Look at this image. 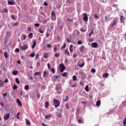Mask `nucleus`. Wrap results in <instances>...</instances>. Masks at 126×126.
<instances>
[{"mask_svg":"<svg viewBox=\"0 0 126 126\" xmlns=\"http://www.w3.org/2000/svg\"><path fill=\"white\" fill-rule=\"evenodd\" d=\"M59 69L61 72H63V71H64V69H65V66H64L63 63H61L59 65Z\"/></svg>","mask_w":126,"mask_h":126,"instance_id":"obj_1","label":"nucleus"},{"mask_svg":"<svg viewBox=\"0 0 126 126\" xmlns=\"http://www.w3.org/2000/svg\"><path fill=\"white\" fill-rule=\"evenodd\" d=\"M53 103L55 105V108H58V107L60 106V104H61L60 101L58 100L57 99H54Z\"/></svg>","mask_w":126,"mask_h":126,"instance_id":"obj_2","label":"nucleus"},{"mask_svg":"<svg viewBox=\"0 0 126 126\" xmlns=\"http://www.w3.org/2000/svg\"><path fill=\"white\" fill-rule=\"evenodd\" d=\"M20 49L23 51H26L28 49V45H24L23 46H20Z\"/></svg>","mask_w":126,"mask_h":126,"instance_id":"obj_3","label":"nucleus"},{"mask_svg":"<svg viewBox=\"0 0 126 126\" xmlns=\"http://www.w3.org/2000/svg\"><path fill=\"white\" fill-rule=\"evenodd\" d=\"M83 15L84 16L83 18L84 21L87 22L88 21V17L87 16V14L84 13L83 14Z\"/></svg>","mask_w":126,"mask_h":126,"instance_id":"obj_4","label":"nucleus"},{"mask_svg":"<svg viewBox=\"0 0 126 126\" xmlns=\"http://www.w3.org/2000/svg\"><path fill=\"white\" fill-rule=\"evenodd\" d=\"M117 25V21L116 20H113V22L111 23L110 26H112V27H114V26H116Z\"/></svg>","mask_w":126,"mask_h":126,"instance_id":"obj_5","label":"nucleus"},{"mask_svg":"<svg viewBox=\"0 0 126 126\" xmlns=\"http://www.w3.org/2000/svg\"><path fill=\"white\" fill-rule=\"evenodd\" d=\"M60 76H61V75H59L58 76L57 75H55L53 76L52 79H53V81H57V80L58 79V78H59V77H60Z\"/></svg>","mask_w":126,"mask_h":126,"instance_id":"obj_6","label":"nucleus"},{"mask_svg":"<svg viewBox=\"0 0 126 126\" xmlns=\"http://www.w3.org/2000/svg\"><path fill=\"white\" fill-rule=\"evenodd\" d=\"M9 117H10V114H9V113H7L5 116H4V120L5 121L8 120V119H9Z\"/></svg>","mask_w":126,"mask_h":126,"instance_id":"obj_7","label":"nucleus"},{"mask_svg":"<svg viewBox=\"0 0 126 126\" xmlns=\"http://www.w3.org/2000/svg\"><path fill=\"white\" fill-rule=\"evenodd\" d=\"M91 46L93 48H97L98 47V44L96 42L92 43Z\"/></svg>","mask_w":126,"mask_h":126,"instance_id":"obj_8","label":"nucleus"},{"mask_svg":"<svg viewBox=\"0 0 126 126\" xmlns=\"http://www.w3.org/2000/svg\"><path fill=\"white\" fill-rule=\"evenodd\" d=\"M85 49V48L84 47V46H81L80 48V52H81V53H83V52H84Z\"/></svg>","mask_w":126,"mask_h":126,"instance_id":"obj_9","label":"nucleus"},{"mask_svg":"<svg viewBox=\"0 0 126 126\" xmlns=\"http://www.w3.org/2000/svg\"><path fill=\"white\" fill-rule=\"evenodd\" d=\"M17 101V104L19 105V106H22V103H21V101H20V100H19V99L17 98L16 99Z\"/></svg>","mask_w":126,"mask_h":126,"instance_id":"obj_10","label":"nucleus"},{"mask_svg":"<svg viewBox=\"0 0 126 126\" xmlns=\"http://www.w3.org/2000/svg\"><path fill=\"white\" fill-rule=\"evenodd\" d=\"M62 76L63 77H67V72H63L61 74Z\"/></svg>","mask_w":126,"mask_h":126,"instance_id":"obj_11","label":"nucleus"},{"mask_svg":"<svg viewBox=\"0 0 126 126\" xmlns=\"http://www.w3.org/2000/svg\"><path fill=\"white\" fill-rule=\"evenodd\" d=\"M69 51L70 52H73V45H70L69 46Z\"/></svg>","mask_w":126,"mask_h":126,"instance_id":"obj_12","label":"nucleus"},{"mask_svg":"<svg viewBox=\"0 0 126 126\" xmlns=\"http://www.w3.org/2000/svg\"><path fill=\"white\" fill-rule=\"evenodd\" d=\"M100 105H101V101L97 100L96 103V107H99Z\"/></svg>","mask_w":126,"mask_h":126,"instance_id":"obj_13","label":"nucleus"},{"mask_svg":"<svg viewBox=\"0 0 126 126\" xmlns=\"http://www.w3.org/2000/svg\"><path fill=\"white\" fill-rule=\"evenodd\" d=\"M48 56V53H45L43 54V58H44V59H47Z\"/></svg>","mask_w":126,"mask_h":126,"instance_id":"obj_14","label":"nucleus"},{"mask_svg":"<svg viewBox=\"0 0 126 126\" xmlns=\"http://www.w3.org/2000/svg\"><path fill=\"white\" fill-rule=\"evenodd\" d=\"M36 45H37V43H36V40H34L33 43L32 45V49H34L35 47L36 46Z\"/></svg>","mask_w":126,"mask_h":126,"instance_id":"obj_15","label":"nucleus"},{"mask_svg":"<svg viewBox=\"0 0 126 126\" xmlns=\"http://www.w3.org/2000/svg\"><path fill=\"white\" fill-rule=\"evenodd\" d=\"M27 37V36H26V35L23 34V36H22V40L24 41V40H26Z\"/></svg>","mask_w":126,"mask_h":126,"instance_id":"obj_16","label":"nucleus"},{"mask_svg":"<svg viewBox=\"0 0 126 126\" xmlns=\"http://www.w3.org/2000/svg\"><path fill=\"white\" fill-rule=\"evenodd\" d=\"M125 20V17L124 16H121L120 17V21L122 23H124V21Z\"/></svg>","mask_w":126,"mask_h":126,"instance_id":"obj_17","label":"nucleus"},{"mask_svg":"<svg viewBox=\"0 0 126 126\" xmlns=\"http://www.w3.org/2000/svg\"><path fill=\"white\" fill-rule=\"evenodd\" d=\"M8 4L10 5H13V4H14V2H13V1H8Z\"/></svg>","mask_w":126,"mask_h":126,"instance_id":"obj_18","label":"nucleus"},{"mask_svg":"<svg viewBox=\"0 0 126 126\" xmlns=\"http://www.w3.org/2000/svg\"><path fill=\"white\" fill-rule=\"evenodd\" d=\"M26 125H27V126H30L31 125V123H30V121H29V120L26 119Z\"/></svg>","mask_w":126,"mask_h":126,"instance_id":"obj_19","label":"nucleus"},{"mask_svg":"<svg viewBox=\"0 0 126 126\" xmlns=\"http://www.w3.org/2000/svg\"><path fill=\"white\" fill-rule=\"evenodd\" d=\"M108 75H109V74L108 73H105L103 74L102 76L104 78H106L107 77Z\"/></svg>","mask_w":126,"mask_h":126,"instance_id":"obj_20","label":"nucleus"},{"mask_svg":"<svg viewBox=\"0 0 126 126\" xmlns=\"http://www.w3.org/2000/svg\"><path fill=\"white\" fill-rule=\"evenodd\" d=\"M65 54H66L67 56H69V51H68V49L65 50Z\"/></svg>","mask_w":126,"mask_h":126,"instance_id":"obj_21","label":"nucleus"},{"mask_svg":"<svg viewBox=\"0 0 126 126\" xmlns=\"http://www.w3.org/2000/svg\"><path fill=\"white\" fill-rule=\"evenodd\" d=\"M67 100H68V95H66V99H64V97L63 98V101L64 102H66L67 101Z\"/></svg>","mask_w":126,"mask_h":126,"instance_id":"obj_22","label":"nucleus"},{"mask_svg":"<svg viewBox=\"0 0 126 126\" xmlns=\"http://www.w3.org/2000/svg\"><path fill=\"white\" fill-rule=\"evenodd\" d=\"M89 88V87H88V85H86L85 88V90H86L87 92H89V90L88 89Z\"/></svg>","mask_w":126,"mask_h":126,"instance_id":"obj_23","label":"nucleus"},{"mask_svg":"<svg viewBox=\"0 0 126 126\" xmlns=\"http://www.w3.org/2000/svg\"><path fill=\"white\" fill-rule=\"evenodd\" d=\"M29 37L30 39H32V38H33V33L31 32L29 34Z\"/></svg>","mask_w":126,"mask_h":126,"instance_id":"obj_24","label":"nucleus"},{"mask_svg":"<svg viewBox=\"0 0 126 126\" xmlns=\"http://www.w3.org/2000/svg\"><path fill=\"white\" fill-rule=\"evenodd\" d=\"M78 123L79 124H84V121L81 120V119H79L78 121Z\"/></svg>","mask_w":126,"mask_h":126,"instance_id":"obj_25","label":"nucleus"},{"mask_svg":"<svg viewBox=\"0 0 126 126\" xmlns=\"http://www.w3.org/2000/svg\"><path fill=\"white\" fill-rule=\"evenodd\" d=\"M56 91L58 94H61V93H62V92H60V88L59 87L56 88Z\"/></svg>","mask_w":126,"mask_h":126,"instance_id":"obj_26","label":"nucleus"},{"mask_svg":"<svg viewBox=\"0 0 126 126\" xmlns=\"http://www.w3.org/2000/svg\"><path fill=\"white\" fill-rule=\"evenodd\" d=\"M4 57H5V58H6V59H7V58H8V55H7V52H4Z\"/></svg>","mask_w":126,"mask_h":126,"instance_id":"obj_27","label":"nucleus"},{"mask_svg":"<svg viewBox=\"0 0 126 126\" xmlns=\"http://www.w3.org/2000/svg\"><path fill=\"white\" fill-rule=\"evenodd\" d=\"M15 81L16 83H17V84H19V83H20V82L19 81V79H18V78H16L15 79Z\"/></svg>","mask_w":126,"mask_h":126,"instance_id":"obj_28","label":"nucleus"},{"mask_svg":"<svg viewBox=\"0 0 126 126\" xmlns=\"http://www.w3.org/2000/svg\"><path fill=\"white\" fill-rule=\"evenodd\" d=\"M18 73V72L17 71L14 70L12 72V74H13V75H16Z\"/></svg>","mask_w":126,"mask_h":126,"instance_id":"obj_29","label":"nucleus"},{"mask_svg":"<svg viewBox=\"0 0 126 126\" xmlns=\"http://www.w3.org/2000/svg\"><path fill=\"white\" fill-rule=\"evenodd\" d=\"M72 78L73 80H74V81H76V80H77V78H76V76L75 75H73Z\"/></svg>","mask_w":126,"mask_h":126,"instance_id":"obj_30","label":"nucleus"},{"mask_svg":"<svg viewBox=\"0 0 126 126\" xmlns=\"http://www.w3.org/2000/svg\"><path fill=\"white\" fill-rule=\"evenodd\" d=\"M73 20L72 19H70L69 18L67 19V22H73Z\"/></svg>","mask_w":126,"mask_h":126,"instance_id":"obj_31","label":"nucleus"},{"mask_svg":"<svg viewBox=\"0 0 126 126\" xmlns=\"http://www.w3.org/2000/svg\"><path fill=\"white\" fill-rule=\"evenodd\" d=\"M51 117H52V115H46L45 116V119H50V118H51Z\"/></svg>","mask_w":126,"mask_h":126,"instance_id":"obj_32","label":"nucleus"},{"mask_svg":"<svg viewBox=\"0 0 126 126\" xmlns=\"http://www.w3.org/2000/svg\"><path fill=\"white\" fill-rule=\"evenodd\" d=\"M45 108H48L49 107V102L46 101L45 102Z\"/></svg>","mask_w":126,"mask_h":126,"instance_id":"obj_33","label":"nucleus"},{"mask_svg":"<svg viewBox=\"0 0 126 126\" xmlns=\"http://www.w3.org/2000/svg\"><path fill=\"white\" fill-rule=\"evenodd\" d=\"M25 90H29V86L26 85L25 86Z\"/></svg>","mask_w":126,"mask_h":126,"instance_id":"obj_34","label":"nucleus"},{"mask_svg":"<svg viewBox=\"0 0 126 126\" xmlns=\"http://www.w3.org/2000/svg\"><path fill=\"white\" fill-rule=\"evenodd\" d=\"M30 57H31V58H34V57H35V53L30 54Z\"/></svg>","mask_w":126,"mask_h":126,"instance_id":"obj_35","label":"nucleus"},{"mask_svg":"<svg viewBox=\"0 0 126 126\" xmlns=\"http://www.w3.org/2000/svg\"><path fill=\"white\" fill-rule=\"evenodd\" d=\"M85 63H82V64H80L79 65V67H83L84 66Z\"/></svg>","mask_w":126,"mask_h":126,"instance_id":"obj_36","label":"nucleus"},{"mask_svg":"<svg viewBox=\"0 0 126 126\" xmlns=\"http://www.w3.org/2000/svg\"><path fill=\"white\" fill-rule=\"evenodd\" d=\"M41 63H40V62H37L36 63V67L37 68H38V67H39V66H40Z\"/></svg>","mask_w":126,"mask_h":126,"instance_id":"obj_37","label":"nucleus"},{"mask_svg":"<svg viewBox=\"0 0 126 126\" xmlns=\"http://www.w3.org/2000/svg\"><path fill=\"white\" fill-rule=\"evenodd\" d=\"M34 26H35V27H39V26H40V24L39 23H35L34 24Z\"/></svg>","mask_w":126,"mask_h":126,"instance_id":"obj_38","label":"nucleus"},{"mask_svg":"<svg viewBox=\"0 0 126 126\" xmlns=\"http://www.w3.org/2000/svg\"><path fill=\"white\" fill-rule=\"evenodd\" d=\"M123 125L124 126H126V118H125V120L123 122Z\"/></svg>","mask_w":126,"mask_h":126,"instance_id":"obj_39","label":"nucleus"},{"mask_svg":"<svg viewBox=\"0 0 126 126\" xmlns=\"http://www.w3.org/2000/svg\"><path fill=\"white\" fill-rule=\"evenodd\" d=\"M45 76H47V71H44L43 73V77H45Z\"/></svg>","mask_w":126,"mask_h":126,"instance_id":"obj_40","label":"nucleus"},{"mask_svg":"<svg viewBox=\"0 0 126 126\" xmlns=\"http://www.w3.org/2000/svg\"><path fill=\"white\" fill-rule=\"evenodd\" d=\"M91 71L93 73H95L96 72V69H95L94 68H93V69H91Z\"/></svg>","mask_w":126,"mask_h":126,"instance_id":"obj_41","label":"nucleus"},{"mask_svg":"<svg viewBox=\"0 0 126 126\" xmlns=\"http://www.w3.org/2000/svg\"><path fill=\"white\" fill-rule=\"evenodd\" d=\"M65 106L66 109H69V105H68V103H66Z\"/></svg>","mask_w":126,"mask_h":126,"instance_id":"obj_42","label":"nucleus"},{"mask_svg":"<svg viewBox=\"0 0 126 126\" xmlns=\"http://www.w3.org/2000/svg\"><path fill=\"white\" fill-rule=\"evenodd\" d=\"M38 32H39V33H41V34H43V33H44V32H43L40 29H38Z\"/></svg>","mask_w":126,"mask_h":126,"instance_id":"obj_43","label":"nucleus"},{"mask_svg":"<svg viewBox=\"0 0 126 126\" xmlns=\"http://www.w3.org/2000/svg\"><path fill=\"white\" fill-rule=\"evenodd\" d=\"M34 75H38V76H39V75H40V72H35L34 74Z\"/></svg>","mask_w":126,"mask_h":126,"instance_id":"obj_44","label":"nucleus"},{"mask_svg":"<svg viewBox=\"0 0 126 126\" xmlns=\"http://www.w3.org/2000/svg\"><path fill=\"white\" fill-rule=\"evenodd\" d=\"M94 18H96V19H99V17H98V16L96 14H94Z\"/></svg>","mask_w":126,"mask_h":126,"instance_id":"obj_45","label":"nucleus"},{"mask_svg":"<svg viewBox=\"0 0 126 126\" xmlns=\"http://www.w3.org/2000/svg\"><path fill=\"white\" fill-rule=\"evenodd\" d=\"M55 68L54 67H52L51 68V72H53V73H55Z\"/></svg>","mask_w":126,"mask_h":126,"instance_id":"obj_46","label":"nucleus"},{"mask_svg":"<svg viewBox=\"0 0 126 126\" xmlns=\"http://www.w3.org/2000/svg\"><path fill=\"white\" fill-rule=\"evenodd\" d=\"M60 56V53H56V54H55V57H56V58H59V57Z\"/></svg>","mask_w":126,"mask_h":126,"instance_id":"obj_47","label":"nucleus"},{"mask_svg":"<svg viewBox=\"0 0 126 126\" xmlns=\"http://www.w3.org/2000/svg\"><path fill=\"white\" fill-rule=\"evenodd\" d=\"M82 44V41L81 40H79L78 41V45H81Z\"/></svg>","mask_w":126,"mask_h":126,"instance_id":"obj_48","label":"nucleus"},{"mask_svg":"<svg viewBox=\"0 0 126 126\" xmlns=\"http://www.w3.org/2000/svg\"><path fill=\"white\" fill-rule=\"evenodd\" d=\"M70 86L72 87V88H74V87H76V84H74V85H71V84H70Z\"/></svg>","mask_w":126,"mask_h":126,"instance_id":"obj_49","label":"nucleus"},{"mask_svg":"<svg viewBox=\"0 0 126 126\" xmlns=\"http://www.w3.org/2000/svg\"><path fill=\"white\" fill-rule=\"evenodd\" d=\"M57 116L59 117V118H62V113H59V114H57Z\"/></svg>","mask_w":126,"mask_h":126,"instance_id":"obj_50","label":"nucleus"},{"mask_svg":"<svg viewBox=\"0 0 126 126\" xmlns=\"http://www.w3.org/2000/svg\"><path fill=\"white\" fill-rule=\"evenodd\" d=\"M0 105L1 107H3V106H4V103L3 102H0Z\"/></svg>","mask_w":126,"mask_h":126,"instance_id":"obj_51","label":"nucleus"},{"mask_svg":"<svg viewBox=\"0 0 126 126\" xmlns=\"http://www.w3.org/2000/svg\"><path fill=\"white\" fill-rule=\"evenodd\" d=\"M13 89H17V86H16V85H14Z\"/></svg>","mask_w":126,"mask_h":126,"instance_id":"obj_52","label":"nucleus"},{"mask_svg":"<svg viewBox=\"0 0 126 126\" xmlns=\"http://www.w3.org/2000/svg\"><path fill=\"white\" fill-rule=\"evenodd\" d=\"M94 33V32L93 31H92L90 33H89V37H91V36L92 35V34H93Z\"/></svg>","mask_w":126,"mask_h":126,"instance_id":"obj_53","label":"nucleus"},{"mask_svg":"<svg viewBox=\"0 0 126 126\" xmlns=\"http://www.w3.org/2000/svg\"><path fill=\"white\" fill-rule=\"evenodd\" d=\"M51 15L52 16H56V13H55V12H52Z\"/></svg>","mask_w":126,"mask_h":126,"instance_id":"obj_54","label":"nucleus"},{"mask_svg":"<svg viewBox=\"0 0 126 126\" xmlns=\"http://www.w3.org/2000/svg\"><path fill=\"white\" fill-rule=\"evenodd\" d=\"M52 46L51 45V44H48L47 45V48H48V49H50V48H51Z\"/></svg>","mask_w":126,"mask_h":126,"instance_id":"obj_55","label":"nucleus"},{"mask_svg":"<svg viewBox=\"0 0 126 126\" xmlns=\"http://www.w3.org/2000/svg\"><path fill=\"white\" fill-rule=\"evenodd\" d=\"M11 18H12V19H15V16L13 15H12L11 16Z\"/></svg>","mask_w":126,"mask_h":126,"instance_id":"obj_56","label":"nucleus"},{"mask_svg":"<svg viewBox=\"0 0 126 126\" xmlns=\"http://www.w3.org/2000/svg\"><path fill=\"white\" fill-rule=\"evenodd\" d=\"M66 47V44L64 43L63 46L62 47V49H64Z\"/></svg>","mask_w":126,"mask_h":126,"instance_id":"obj_57","label":"nucleus"},{"mask_svg":"<svg viewBox=\"0 0 126 126\" xmlns=\"http://www.w3.org/2000/svg\"><path fill=\"white\" fill-rule=\"evenodd\" d=\"M53 51H54V53H56L57 52V47H54Z\"/></svg>","mask_w":126,"mask_h":126,"instance_id":"obj_58","label":"nucleus"},{"mask_svg":"<svg viewBox=\"0 0 126 126\" xmlns=\"http://www.w3.org/2000/svg\"><path fill=\"white\" fill-rule=\"evenodd\" d=\"M19 49H18V48H16V49H15V52H16V53H19Z\"/></svg>","mask_w":126,"mask_h":126,"instance_id":"obj_59","label":"nucleus"},{"mask_svg":"<svg viewBox=\"0 0 126 126\" xmlns=\"http://www.w3.org/2000/svg\"><path fill=\"white\" fill-rule=\"evenodd\" d=\"M18 25V23H15L13 24V26H17Z\"/></svg>","mask_w":126,"mask_h":126,"instance_id":"obj_60","label":"nucleus"},{"mask_svg":"<svg viewBox=\"0 0 126 126\" xmlns=\"http://www.w3.org/2000/svg\"><path fill=\"white\" fill-rule=\"evenodd\" d=\"M38 58H39V55L37 54L35 55V59L36 60H37L38 59Z\"/></svg>","mask_w":126,"mask_h":126,"instance_id":"obj_61","label":"nucleus"},{"mask_svg":"<svg viewBox=\"0 0 126 126\" xmlns=\"http://www.w3.org/2000/svg\"><path fill=\"white\" fill-rule=\"evenodd\" d=\"M80 84H81L82 86H83V85H84V83H83V82H80Z\"/></svg>","mask_w":126,"mask_h":126,"instance_id":"obj_62","label":"nucleus"},{"mask_svg":"<svg viewBox=\"0 0 126 126\" xmlns=\"http://www.w3.org/2000/svg\"><path fill=\"white\" fill-rule=\"evenodd\" d=\"M89 41V42H93V38H90Z\"/></svg>","mask_w":126,"mask_h":126,"instance_id":"obj_63","label":"nucleus"},{"mask_svg":"<svg viewBox=\"0 0 126 126\" xmlns=\"http://www.w3.org/2000/svg\"><path fill=\"white\" fill-rule=\"evenodd\" d=\"M47 66H48V67L49 69L51 68V66H50V63H48L47 64Z\"/></svg>","mask_w":126,"mask_h":126,"instance_id":"obj_64","label":"nucleus"}]
</instances>
